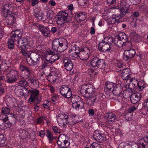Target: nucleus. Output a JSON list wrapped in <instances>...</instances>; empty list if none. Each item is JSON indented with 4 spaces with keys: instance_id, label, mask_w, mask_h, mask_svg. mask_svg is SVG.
<instances>
[{
    "instance_id": "f257e3e1",
    "label": "nucleus",
    "mask_w": 148,
    "mask_h": 148,
    "mask_svg": "<svg viewBox=\"0 0 148 148\" xmlns=\"http://www.w3.org/2000/svg\"><path fill=\"white\" fill-rule=\"evenodd\" d=\"M66 11H60L58 13L57 15V19H56L57 24L60 25V27H58V29L62 31L64 30V23L67 21V17L68 16V14Z\"/></svg>"
},
{
    "instance_id": "f03ea898",
    "label": "nucleus",
    "mask_w": 148,
    "mask_h": 148,
    "mask_svg": "<svg viewBox=\"0 0 148 148\" xmlns=\"http://www.w3.org/2000/svg\"><path fill=\"white\" fill-rule=\"evenodd\" d=\"M66 40L64 38L55 39L52 42V48L59 52H62L66 49L65 42Z\"/></svg>"
},
{
    "instance_id": "7ed1b4c3",
    "label": "nucleus",
    "mask_w": 148,
    "mask_h": 148,
    "mask_svg": "<svg viewBox=\"0 0 148 148\" xmlns=\"http://www.w3.org/2000/svg\"><path fill=\"white\" fill-rule=\"evenodd\" d=\"M23 93L22 95L27 97L29 94L31 95L28 100V102L31 104L35 101V99L37 98V95L39 93L38 90L36 89H29L26 88H23Z\"/></svg>"
},
{
    "instance_id": "20e7f679",
    "label": "nucleus",
    "mask_w": 148,
    "mask_h": 148,
    "mask_svg": "<svg viewBox=\"0 0 148 148\" xmlns=\"http://www.w3.org/2000/svg\"><path fill=\"white\" fill-rule=\"evenodd\" d=\"M95 91V89L93 86L91 84H89L82 86L80 92L82 96L88 98L94 95Z\"/></svg>"
},
{
    "instance_id": "39448f33",
    "label": "nucleus",
    "mask_w": 148,
    "mask_h": 148,
    "mask_svg": "<svg viewBox=\"0 0 148 148\" xmlns=\"http://www.w3.org/2000/svg\"><path fill=\"white\" fill-rule=\"evenodd\" d=\"M123 88L122 86L120 84H115L113 87L111 93L112 92L114 95V97L112 98L114 100L121 102L122 100V96H121Z\"/></svg>"
},
{
    "instance_id": "423d86ee",
    "label": "nucleus",
    "mask_w": 148,
    "mask_h": 148,
    "mask_svg": "<svg viewBox=\"0 0 148 148\" xmlns=\"http://www.w3.org/2000/svg\"><path fill=\"white\" fill-rule=\"evenodd\" d=\"M127 38V36L124 33H120L114 38L113 42L116 47H121L123 46V43Z\"/></svg>"
},
{
    "instance_id": "0eeeda50",
    "label": "nucleus",
    "mask_w": 148,
    "mask_h": 148,
    "mask_svg": "<svg viewBox=\"0 0 148 148\" xmlns=\"http://www.w3.org/2000/svg\"><path fill=\"white\" fill-rule=\"evenodd\" d=\"M57 144L58 146L61 148H68L70 145V142L65 135L61 134L58 137Z\"/></svg>"
},
{
    "instance_id": "6e6552de",
    "label": "nucleus",
    "mask_w": 148,
    "mask_h": 148,
    "mask_svg": "<svg viewBox=\"0 0 148 148\" xmlns=\"http://www.w3.org/2000/svg\"><path fill=\"white\" fill-rule=\"evenodd\" d=\"M59 92L62 96L67 99L72 96L71 89L66 85H62L59 89Z\"/></svg>"
},
{
    "instance_id": "1a4fd4ad",
    "label": "nucleus",
    "mask_w": 148,
    "mask_h": 148,
    "mask_svg": "<svg viewBox=\"0 0 148 148\" xmlns=\"http://www.w3.org/2000/svg\"><path fill=\"white\" fill-rule=\"evenodd\" d=\"M93 137L94 139L99 143H103L106 140V135L99 130L95 131L93 134Z\"/></svg>"
},
{
    "instance_id": "9d476101",
    "label": "nucleus",
    "mask_w": 148,
    "mask_h": 148,
    "mask_svg": "<svg viewBox=\"0 0 148 148\" xmlns=\"http://www.w3.org/2000/svg\"><path fill=\"white\" fill-rule=\"evenodd\" d=\"M15 15H16L13 13L9 14H3V16L5 18L4 20V22L5 21L7 24L9 25H14L16 21Z\"/></svg>"
},
{
    "instance_id": "9b49d317",
    "label": "nucleus",
    "mask_w": 148,
    "mask_h": 148,
    "mask_svg": "<svg viewBox=\"0 0 148 148\" xmlns=\"http://www.w3.org/2000/svg\"><path fill=\"white\" fill-rule=\"evenodd\" d=\"M17 72L14 70H12L7 75V82L8 83H12L17 81L19 80V77L17 78Z\"/></svg>"
},
{
    "instance_id": "f8f14e48",
    "label": "nucleus",
    "mask_w": 148,
    "mask_h": 148,
    "mask_svg": "<svg viewBox=\"0 0 148 148\" xmlns=\"http://www.w3.org/2000/svg\"><path fill=\"white\" fill-rule=\"evenodd\" d=\"M99 99V96L94 94L86 99V104L88 106H93L98 102Z\"/></svg>"
},
{
    "instance_id": "ddd939ff",
    "label": "nucleus",
    "mask_w": 148,
    "mask_h": 148,
    "mask_svg": "<svg viewBox=\"0 0 148 148\" xmlns=\"http://www.w3.org/2000/svg\"><path fill=\"white\" fill-rule=\"evenodd\" d=\"M125 2V0H123L121 2V5L123 6L120 9V13L118 15L119 18L123 17L128 11L129 6Z\"/></svg>"
},
{
    "instance_id": "4468645a",
    "label": "nucleus",
    "mask_w": 148,
    "mask_h": 148,
    "mask_svg": "<svg viewBox=\"0 0 148 148\" xmlns=\"http://www.w3.org/2000/svg\"><path fill=\"white\" fill-rule=\"evenodd\" d=\"M17 42V46L19 49H27L29 46L27 39L26 38H20L15 42Z\"/></svg>"
},
{
    "instance_id": "2eb2a0df",
    "label": "nucleus",
    "mask_w": 148,
    "mask_h": 148,
    "mask_svg": "<svg viewBox=\"0 0 148 148\" xmlns=\"http://www.w3.org/2000/svg\"><path fill=\"white\" fill-rule=\"evenodd\" d=\"M136 54L135 50L132 49L125 50L123 54V58L125 61L130 60Z\"/></svg>"
},
{
    "instance_id": "dca6fc26",
    "label": "nucleus",
    "mask_w": 148,
    "mask_h": 148,
    "mask_svg": "<svg viewBox=\"0 0 148 148\" xmlns=\"http://www.w3.org/2000/svg\"><path fill=\"white\" fill-rule=\"evenodd\" d=\"M98 47L99 50L101 52H109L112 51V45H109V44L103 42L99 44Z\"/></svg>"
},
{
    "instance_id": "f3484780",
    "label": "nucleus",
    "mask_w": 148,
    "mask_h": 148,
    "mask_svg": "<svg viewBox=\"0 0 148 148\" xmlns=\"http://www.w3.org/2000/svg\"><path fill=\"white\" fill-rule=\"evenodd\" d=\"M64 67L67 71H71L73 68V64L71 60L68 58H65L63 60Z\"/></svg>"
},
{
    "instance_id": "a211bd4d",
    "label": "nucleus",
    "mask_w": 148,
    "mask_h": 148,
    "mask_svg": "<svg viewBox=\"0 0 148 148\" xmlns=\"http://www.w3.org/2000/svg\"><path fill=\"white\" fill-rule=\"evenodd\" d=\"M115 84L111 82H108L106 84V87L105 88V91L107 96L109 98H112L111 97L110 95V94H112L111 92L112 91L111 89L112 88H113Z\"/></svg>"
},
{
    "instance_id": "6ab92c4d",
    "label": "nucleus",
    "mask_w": 148,
    "mask_h": 148,
    "mask_svg": "<svg viewBox=\"0 0 148 148\" xmlns=\"http://www.w3.org/2000/svg\"><path fill=\"white\" fill-rule=\"evenodd\" d=\"M28 55L34 63H36L39 62L40 60L41 56L40 53H38L35 51L34 52L31 53L30 55Z\"/></svg>"
},
{
    "instance_id": "aec40b11",
    "label": "nucleus",
    "mask_w": 148,
    "mask_h": 148,
    "mask_svg": "<svg viewBox=\"0 0 148 148\" xmlns=\"http://www.w3.org/2000/svg\"><path fill=\"white\" fill-rule=\"evenodd\" d=\"M131 72L130 69L126 68L123 69L121 74L122 78L124 80H127L131 77Z\"/></svg>"
},
{
    "instance_id": "412c9836",
    "label": "nucleus",
    "mask_w": 148,
    "mask_h": 148,
    "mask_svg": "<svg viewBox=\"0 0 148 148\" xmlns=\"http://www.w3.org/2000/svg\"><path fill=\"white\" fill-rule=\"evenodd\" d=\"M87 15L86 13L84 12H79L76 13L75 14V17L76 21L78 22L84 21Z\"/></svg>"
},
{
    "instance_id": "4be33fe9",
    "label": "nucleus",
    "mask_w": 148,
    "mask_h": 148,
    "mask_svg": "<svg viewBox=\"0 0 148 148\" xmlns=\"http://www.w3.org/2000/svg\"><path fill=\"white\" fill-rule=\"evenodd\" d=\"M2 9L3 11V14H11L13 11L12 4L9 3L5 4L2 6Z\"/></svg>"
},
{
    "instance_id": "5701e85b",
    "label": "nucleus",
    "mask_w": 148,
    "mask_h": 148,
    "mask_svg": "<svg viewBox=\"0 0 148 148\" xmlns=\"http://www.w3.org/2000/svg\"><path fill=\"white\" fill-rule=\"evenodd\" d=\"M141 98V94L139 93H134L131 96L130 99L133 103H136L139 101Z\"/></svg>"
},
{
    "instance_id": "b1692460",
    "label": "nucleus",
    "mask_w": 148,
    "mask_h": 148,
    "mask_svg": "<svg viewBox=\"0 0 148 148\" xmlns=\"http://www.w3.org/2000/svg\"><path fill=\"white\" fill-rule=\"evenodd\" d=\"M10 36L11 38H12L14 40H17L21 38L22 34H21V32L19 30H16L11 32Z\"/></svg>"
},
{
    "instance_id": "393cba45",
    "label": "nucleus",
    "mask_w": 148,
    "mask_h": 148,
    "mask_svg": "<svg viewBox=\"0 0 148 148\" xmlns=\"http://www.w3.org/2000/svg\"><path fill=\"white\" fill-rule=\"evenodd\" d=\"M49 81L51 83L55 82L57 78L56 73L54 71H51L47 77Z\"/></svg>"
},
{
    "instance_id": "a878e982",
    "label": "nucleus",
    "mask_w": 148,
    "mask_h": 148,
    "mask_svg": "<svg viewBox=\"0 0 148 148\" xmlns=\"http://www.w3.org/2000/svg\"><path fill=\"white\" fill-rule=\"evenodd\" d=\"M79 57L82 60H86L89 57V54L85 51L84 49H81L79 55Z\"/></svg>"
},
{
    "instance_id": "bb28decb",
    "label": "nucleus",
    "mask_w": 148,
    "mask_h": 148,
    "mask_svg": "<svg viewBox=\"0 0 148 148\" xmlns=\"http://www.w3.org/2000/svg\"><path fill=\"white\" fill-rule=\"evenodd\" d=\"M19 69L21 71H24L27 73V74L25 76V78L28 79L30 77L31 75V71L26 66L21 64L19 67Z\"/></svg>"
},
{
    "instance_id": "cd10ccee",
    "label": "nucleus",
    "mask_w": 148,
    "mask_h": 148,
    "mask_svg": "<svg viewBox=\"0 0 148 148\" xmlns=\"http://www.w3.org/2000/svg\"><path fill=\"white\" fill-rule=\"evenodd\" d=\"M76 116L72 115L69 116L68 119L69 120V124L72 125H74L79 121L76 120V119L77 118Z\"/></svg>"
},
{
    "instance_id": "c85d7f7f",
    "label": "nucleus",
    "mask_w": 148,
    "mask_h": 148,
    "mask_svg": "<svg viewBox=\"0 0 148 148\" xmlns=\"http://www.w3.org/2000/svg\"><path fill=\"white\" fill-rule=\"evenodd\" d=\"M140 146L142 148H148V138H143L140 140Z\"/></svg>"
},
{
    "instance_id": "c756f323",
    "label": "nucleus",
    "mask_w": 148,
    "mask_h": 148,
    "mask_svg": "<svg viewBox=\"0 0 148 148\" xmlns=\"http://www.w3.org/2000/svg\"><path fill=\"white\" fill-rule=\"evenodd\" d=\"M23 88L20 86H17L14 90L15 94L18 96H21L23 95Z\"/></svg>"
},
{
    "instance_id": "7c9ffc66",
    "label": "nucleus",
    "mask_w": 148,
    "mask_h": 148,
    "mask_svg": "<svg viewBox=\"0 0 148 148\" xmlns=\"http://www.w3.org/2000/svg\"><path fill=\"white\" fill-rule=\"evenodd\" d=\"M72 50H75V52L73 53V56L74 57L77 58L79 57L80 53V48L77 45H74L72 46Z\"/></svg>"
},
{
    "instance_id": "2f4dec72",
    "label": "nucleus",
    "mask_w": 148,
    "mask_h": 148,
    "mask_svg": "<svg viewBox=\"0 0 148 148\" xmlns=\"http://www.w3.org/2000/svg\"><path fill=\"white\" fill-rule=\"evenodd\" d=\"M106 117H107L108 121L111 122L114 121L116 119V117L115 115L112 112L106 114Z\"/></svg>"
},
{
    "instance_id": "473e14b6",
    "label": "nucleus",
    "mask_w": 148,
    "mask_h": 148,
    "mask_svg": "<svg viewBox=\"0 0 148 148\" xmlns=\"http://www.w3.org/2000/svg\"><path fill=\"white\" fill-rule=\"evenodd\" d=\"M73 106L76 110H79V109H81L84 108V103L82 100L78 103L73 104Z\"/></svg>"
},
{
    "instance_id": "72a5a7b5",
    "label": "nucleus",
    "mask_w": 148,
    "mask_h": 148,
    "mask_svg": "<svg viewBox=\"0 0 148 148\" xmlns=\"http://www.w3.org/2000/svg\"><path fill=\"white\" fill-rule=\"evenodd\" d=\"M46 132L47 133L46 136L49 140V143H52L54 139V138L51 132L48 130H46Z\"/></svg>"
},
{
    "instance_id": "f704fd0d",
    "label": "nucleus",
    "mask_w": 148,
    "mask_h": 148,
    "mask_svg": "<svg viewBox=\"0 0 148 148\" xmlns=\"http://www.w3.org/2000/svg\"><path fill=\"white\" fill-rule=\"evenodd\" d=\"M105 62L103 59H100L97 67L100 69H103L106 67Z\"/></svg>"
},
{
    "instance_id": "c9c22d12",
    "label": "nucleus",
    "mask_w": 148,
    "mask_h": 148,
    "mask_svg": "<svg viewBox=\"0 0 148 148\" xmlns=\"http://www.w3.org/2000/svg\"><path fill=\"white\" fill-rule=\"evenodd\" d=\"M114 40L111 36H108L104 38L103 42L105 43H107L109 44V45H112L111 44L112 43Z\"/></svg>"
},
{
    "instance_id": "e433bc0d",
    "label": "nucleus",
    "mask_w": 148,
    "mask_h": 148,
    "mask_svg": "<svg viewBox=\"0 0 148 148\" xmlns=\"http://www.w3.org/2000/svg\"><path fill=\"white\" fill-rule=\"evenodd\" d=\"M100 59L97 57H95L93 58L90 62V64L92 67L97 66Z\"/></svg>"
},
{
    "instance_id": "4c0bfd02",
    "label": "nucleus",
    "mask_w": 148,
    "mask_h": 148,
    "mask_svg": "<svg viewBox=\"0 0 148 148\" xmlns=\"http://www.w3.org/2000/svg\"><path fill=\"white\" fill-rule=\"evenodd\" d=\"M137 83V85L138 86L140 91H142L146 87V84L144 81H140Z\"/></svg>"
},
{
    "instance_id": "58836bf2",
    "label": "nucleus",
    "mask_w": 148,
    "mask_h": 148,
    "mask_svg": "<svg viewBox=\"0 0 148 148\" xmlns=\"http://www.w3.org/2000/svg\"><path fill=\"white\" fill-rule=\"evenodd\" d=\"M21 79H23L20 80L18 82V84L20 85L19 86L24 87L28 85L27 82L24 79V77L21 76L20 78H19V79L20 80Z\"/></svg>"
},
{
    "instance_id": "ea45409f",
    "label": "nucleus",
    "mask_w": 148,
    "mask_h": 148,
    "mask_svg": "<svg viewBox=\"0 0 148 148\" xmlns=\"http://www.w3.org/2000/svg\"><path fill=\"white\" fill-rule=\"evenodd\" d=\"M42 15V14L39 12H35L34 14V15L37 19L39 20L44 21L45 19L43 17Z\"/></svg>"
},
{
    "instance_id": "a19ab883",
    "label": "nucleus",
    "mask_w": 148,
    "mask_h": 148,
    "mask_svg": "<svg viewBox=\"0 0 148 148\" xmlns=\"http://www.w3.org/2000/svg\"><path fill=\"white\" fill-rule=\"evenodd\" d=\"M81 100H82L81 98L78 96H73L71 99V101L72 103V105L75 104V103H78Z\"/></svg>"
},
{
    "instance_id": "79ce46f5",
    "label": "nucleus",
    "mask_w": 148,
    "mask_h": 148,
    "mask_svg": "<svg viewBox=\"0 0 148 148\" xmlns=\"http://www.w3.org/2000/svg\"><path fill=\"white\" fill-rule=\"evenodd\" d=\"M14 41L15 40L12 38L8 40V48L10 49H12L14 47Z\"/></svg>"
},
{
    "instance_id": "37998d69",
    "label": "nucleus",
    "mask_w": 148,
    "mask_h": 148,
    "mask_svg": "<svg viewBox=\"0 0 148 148\" xmlns=\"http://www.w3.org/2000/svg\"><path fill=\"white\" fill-rule=\"evenodd\" d=\"M64 115V116H65V117L64 119H62L63 121V123H64V126H65L68 123L69 124V120L68 119L69 117L68 115L65 114H59V117H63Z\"/></svg>"
},
{
    "instance_id": "c03bdc74",
    "label": "nucleus",
    "mask_w": 148,
    "mask_h": 148,
    "mask_svg": "<svg viewBox=\"0 0 148 148\" xmlns=\"http://www.w3.org/2000/svg\"><path fill=\"white\" fill-rule=\"evenodd\" d=\"M119 17L118 16H116V15L113 14L112 17L109 19V23L111 24H114L117 21L116 18Z\"/></svg>"
},
{
    "instance_id": "a18cd8bd",
    "label": "nucleus",
    "mask_w": 148,
    "mask_h": 148,
    "mask_svg": "<svg viewBox=\"0 0 148 148\" xmlns=\"http://www.w3.org/2000/svg\"><path fill=\"white\" fill-rule=\"evenodd\" d=\"M56 56V58H51V59L49 60L47 59V60L48 62L49 63V65L51 64H52L53 63L56 61L58 60L59 58V55L58 54H57L55 55L54 57Z\"/></svg>"
},
{
    "instance_id": "49530a36",
    "label": "nucleus",
    "mask_w": 148,
    "mask_h": 148,
    "mask_svg": "<svg viewBox=\"0 0 148 148\" xmlns=\"http://www.w3.org/2000/svg\"><path fill=\"white\" fill-rule=\"evenodd\" d=\"M0 120L3 121L4 122H6L8 120V117L7 115L2 113L0 115Z\"/></svg>"
},
{
    "instance_id": "de8ad7c7",
    "label": "nucleus",
    "mask_w": 148,
    "mask_h": 148,
    "mask_svg": "<svg viewBox=\"0 0 148 148\" xmlns=\"http://www.w3.org/2000/svg\"><path fill=\"white\" fill-rule=\"evenodd\" d=\"M127 38L125 40V42H124L123 44V46H125L127 48H130L132 47V43L129 41H127Z\"/></svg>"
},
{
    "instance_id": "09e8293b",
    "label": "nucleus",
    "mask_w": 148,
    "mask_h": 148,
    "mask_svg": "<svg viewBox=\"0 0 148 148\" xmlns=\"http://www.w3.org/2000/svg\"><path fill=\"white\" fill-rule=\"evenodd\" d=\"M44 29V30L42 33L44 36H47L50 33V30L48 27H45Z\"/></svg>"
},
{
    "instance_id": "8fccbe9b",
    "label": "nucleus",
    "mask_w": 148,
    "mask_h": 148,
    "mask_svg": "<svg viewBox=\"0 0 148 148\" xmlns=\"http://www.w3.org/2000/svg\"><path fill=\"white\" fill-rule=\"evenodd\" d=\"M46 60L44 61L43 64L41 66V69H43L47 67H48L50 66L49 63L48 62L47 59L46 58H45Z\"/></svg>"
},
{
    "instance_id": "3c124183",
    "label": "nucleus",
    "mask_w": 148,
    "mask_h": 148,
    "mask_svg": "<svg viewBox=\"0 0 148 148\" xmlns=\"http://www.w3.org/2000/svg\"><path fill=\"white\" fill-rule=\"evenodd\" d=\"M2 113L4 114H9L10 112V109L6 107L2 108L1 109Z\"/></svg>"
},
{
    "instance_id": "603ef678",
    "label": "nucleus",
    "mask_w": 148,
    "mask_h": 148,
    "mask_svg": "<svg viewBox=\"0 0 148 148\" xmlns=\"http://www.w3.org/2000/svg\"><path fill=\"white\" fill-rule=\"evenodd\" d=\"M47 15L50 19L52 18L54 16V12L52 10H49L47 12Z\"/></svg>"
},
{
    "instance_id": "864d4df0",
    "label": "nucleus",
    "mask_w": 148,
    "mask_h": 148,
    "mask_svg": "<svg viewBox=\"0 0 148 148\" xmlns=\"http://www.w3.org/2000/svg\"><path fill=\"white\" fill-rule=\"evenodd\" d=\"M101 147V145L96 142H94L91 145L90 148H100Z\"/></svg>"
},
{
    "instance_id": "5fc2aeb1",
    "label": "nucleus",
    "mask_w": 148,
    "mask_h": 148,
    "mask_svg": "<svg viewBox=\"0 0 148 148\" xmlns=\"http://www.w3.org/2000/svg\"><path fill=\"white\" fill-rule=\"evenodd\" d=\"M5 138L4 135L0 134V144L3 145L5 143Z\"/></svg>"
},
{
    "instance_id": "6e6d98bb",
    "label": "nucleus",
    "mask_w": 148,
    "mask_h": 148,
    "mask_svg": "<svg viewBox=\"0 0 148 148\" xmlns=\"http://www.w3.org/2000/svg\"><path fill=\"white\" fill-rule=\"evenodd\" d=\"M8 121L10 122V124L12 123V124H15L16 122V119L14 116V115L11 116L9 118V119H8Z\"/></svg>"
},
{
    "instance_id": "4d7b16f0",
    "label": "nucleus",
    "mask_w": 148,
    "mask_h": 148,
    "mask_svg": "<svg viewBox=\"0 0 148 148\" xmlns=\"http://www.w3.org/2000/svg\"><path fill=\"white\" fill-rule=\"evenodd\" d=\"M28 81L30 82L33 85L37 84V81L36 80V79L34 78L31 77L28 80Z\"/></svg>"
},
{
    "instance_id": "13d9d810",
    "label": "nucleus",
    "mask_w": 148,
    "mask_h": 148,
    "mask_svg": "<svg viewBox=\"0 0 148 148\" xmlns=\"http://www.w3.org/2000/svg\"><path fill=\"white\" fill-rule=\"evenodd\" d=\"M143 105L145 108L148 110V98L145 99V102L143 103Z\"/></svg>"
},
{
    "instance_id": "bf43d9fd",
    "label": "nucleus",
    "mask_w": 148,
    "mask_h": 148,
    "mask_svg": "<svg viewBox=\"0 0 148 148\" xmlns=\"http://www.w3.org/2000/svg\"><path fill=\"white\" fill-rule=\"evenodd\" d=\"M87 0H78V3L81 6H83L86 3Z\"/></svg>"
},
{
    "instance_id": "052dcab7",
    "label": "nucleus",
    "mask_w": 148,
    "mask_h": 148,
    "mask_svg": "<svg viewBox=\"0 0 148 148\" xmlns=\"http://www.w3.org/2000/svg\"><path fill=\"white\" fill-rule=\"evenodd\" d=\"M46 53L49 55L52 56H51L52 57L55 54V52L51 50H49L47 51Z\"/></svg>"
},
{
    "instance_id": "680f3d73",
    "label": "nucleus",
    "mask_w": 148,
    "mask_h": 148,
    "mask_svg": "<svg viewBox=\"0 0 148 148\" xmlns=\"http://www.w3.org/2000/svg\"><path fill=\"white\" fill-rule=\"evenodd\" d=\"M60 27V25H59L58 26L57 28L55 27H52L51 29V32L53 33H55L57 30L60 31L58 29V27Z\"/></svg>"
},
{
    "instance_id": "e2e57ef3",
    "label": "nucleus",
    "mask_w": 148,
    "mask_h": 148,
    "mask_svg": "<svg viewBox=\"0 0 148 148\" xmlns=\"http://www.w3.org/2000/svg\"><path fill=\"white\" fill-rule=\"evenodd\" d=\"M63 121L62 119H57V122L58 124L61 126H63L65 127L64 123L62 122Z\"/></svg>"
},
{
    "instance_id": "0e129e2a",
    "label": "nucleus",
    "mask_w": 148,
    "mask_h": 148,
    "mask_svg": "<svg viewBox=\"0 0 148 148\" xmlns=\"http://www.w3.org/2000/svg\"><path fill=\"white\" fill-rule=\"evenodd\" d=\"M39 135L41 138H43L45 135V130H41L39 132Z\"/></svg>"
},
{
    "instance_id": "69168bd1",
    "label": "nucleus",
    "mask_w": 148,
    "mask_h": 148,
    "mask_svg": "<svg viewBox=\"0 0 148 148\" xmlns=\"http://www.w3.org/2000/svg\"><path fill=\"white\" fill-rule=\"evenodd\" d=\"M88 113L89 116H92L94 114V111L92 109H90L88 110Z\"/></svg>"
},
{
    "instance_id": "338daca9",
    "label": "nucleus",
    "mask_w": 148,
    "mask_h": 148,
    "mask_svg": "<svg viewBox=\"0 0 148 148\" xmlns=\"http://www.w3.org/2000/svg\"><path fill=\"white\" fill-rule=\"evenodd\" d=\"M136 107L135 106H132L129 108L128 109V112L129 113H130L134 111L136 109Z\"/></svg>"
},
{
    "instance_id": "774afa93",
    "label": "nucleus",
    "mask_w": 148,
    "mask_h": 148,
    "mask_svg": "<svg viewBox=\"0 0 148 148\" xmlns=\"http://www.w3.org/2000/svg\"><path fill=\"white\" fill-rule=\"evenodd\" d=\"M4 124V125L6 127H11L12 125V123L10 124V122L8 120H7L6 122Z\"/></svg>"
}]
</instances>
